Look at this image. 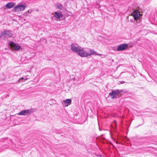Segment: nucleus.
Here are the masks:
<instances>
[{
    "label": "nucleus",
    "mask_w": 157,
    "mask_h": 157,
    "mask_svg": "<svg viewBox=\"0 0 157 157\" xmlns=\"http://www.w3.org/2000/svg\"><path fill=\"white\" fill-rule=\"evenodd\" d=\"M124 83V81H121V83L123 84Z\"/></svg>",
    "instance_id": "a211bd4d"
},
{
    "label": "nucleus",
    "mask_w": 157,
    "mask_h": 157,
    "mask_svg": "<svg viewBox=\"0 0 157 157\" xmlns=\"http://www.w3.org/2000/svg\"><path fill=\"white\" fill-rule=\"evenodd\" d=\"M6 8L8 9H10V2H8L6 6Z\"/></svg>",
    "instance_id": "4468645a"
},
{
    "label": "nucleus",
    "mask_w": 157,
    "mask_h": 157,
    "mask_svg": "<svg viewBox=\"0 0 157 157\" xmlns=\"http://www.w3.org/2000/svg\"><path fill=\"white\" fill-rule=\"evenodd\" d=\"M10 45V42H8V46H9ZM9 48V46L8 47Z\"/></svg>",
    "instance_id": "f3484780"
},
{
    "label": "nucleus",
    "mask_w": 157,
    "mask_h": 157,
    "mask_svg": "<svg viewBox=\"0 0 157 157\" xmlns=\"http://www.w3.org/2000/svg\"><path fill=\"white\" fill-rule=\"evenodd\" d=\"M31 113V110L30 109H25L24 110L18 113V114L20 115L25 116L28 114H29Z\"/></svg>",
    "instance_id": "6e6552de"
},
{
    "label": "nucleus",
    "mask_w": 157,
    "mask_h": 157,
    "mask_svg": "<svg viewBox=\"0 0 157 157\" xmlns=\"http://www.w3.org/2000/svg\"><path fill=\"white\" fill-rule=\"evenodd\" d=\"M122 92L121 90H113L111 93L109 94V95L111 97V98L113 99L115 98H117L118 97H120L122 94H121Z\"/></svg>",
    "instance_id": "f257e3e1"
},
{
    "label": "nucleus",
    "mask_w": 157,
    "mask_h": 157,
    "mask_svg": "<svg viewBox=\"0 0 157 157\" xmlns=\"http://www.w3.org/2000/svg\"><path fill=\"white\" fill-rule=\"evenodd\" d=\"M10 37V32L5 31L1 33L0 37L2 39L6 40Z\"/></svg>",
    "instance_id": "7ed1b4c3"
},
{
    "label": "nucleus",
    "mask_w": 157,
    "mask_h": 157,
    "mask_svg": "<svg viewBox=\"0 0 157 157\" xmlns=\"http://www.w3.org/2000/svg\"><path fill=\"white\" fill-rule=\"evenodd\" d=\"M55 17L57 19H59L63 17V15L61 12H55L54 13Z\"/></svg>",
    "instance_id": "9d476101"
},
{
    "label": "nucleus",
    "mask_w": 157,
    "mask_h": 157,
    "mask_svg": "<svg viewBox=\"0 0 157 157\" xmlns=\"http://www.w3.org/2000/svg\"><path fill=\"white\" fill-rule=\"evenodd\" d=\"M71 49L74 52L77 53H78L79 50H80L79 45L75 43H72L71 44Z\"/></svg>",
    "instance_id": "39448f33"
},
{
    "label": "nucleus",
    "mask_w": 157,
    "mask_h": 157,
    "mask_svg": "<svg viewBox=\"0 0 157 157\" xmlns=\"http://www.w3.org/2000/svg\"><path fill=\"white\" fill-rule=\"evenodd\" d=\"M15 5V3L13 2H10V8H12Z\"/></svg>",
    "instance_id": "2eb2a0df"
},
{
    "label": "nucleus",
    "mask_w": 157,
    "mask_h": 157,
    "mask_svg": "<svg viewBox=\"0 0 157 157\" xmlns=\"http://www.w3.org/2000/svg\"><path fill=\"white\" fill-rule=\"evenodd\" d=\"M11 47L13 49L16 51H18L21 48V47L19 45L14 43L13 42L11 41H10V48Z\"/></svg>",
    "instance_id": "0eeeda50"
},
{
    "label": "nucleus",
    "mask_w": 157,
    "mask_h": 157,
    "mask_svg": "<svg viewBox=\"0 0 157 157\" xmlns=\"http://www.w3.org/2000/svg\"><path fill=\"white\" fill-rule=\"evenodd\" d=\"M131 15L133 16L135 20H137L139 19L140 13L138 10H135L132 13Z\"/></svg>",
    "instance_id": "20e7f679"
},
{
    "label": "nucleus",
    "mask_w": 157,
    "mask_h": 157,
    "mask_svg": "<svg viewBox=\"0 0 157 157\" xmlns=\"http://www.w3.org/2000/svg\"><path fill=\"white\" fill-rule=\"evenodd\" d=\"M25 79V78H24L23 77H22L21 78L19 79L18 80H19V82H21L22 81V80H23V79Z\"/></svg>",
    "instance_id": "dca6fc26"
},
{
    "label": "nucleus",
    "mask_w": 157,
    "mask_h": 157,
    "mask_svg": "<svg viewBox=\"0 0 157 157\" xmlns=\"http://www.w3.org/2000/svg\"><path fill=\"white\" fill-rule=\"evenodd\" d=\"M56 7L57 9H62L63 8V6L62 5L59 3H57L56 5Z\"/></svg>",
    "instance_id": "ddd939ff"
},
{
    "label": "nucleus",
    "mask_w": 157,
    "mask_h": 157,
    "mask_svg": "<svg viewBox=\"0 0 157 157\" xmlns=\"http://www.w3.org/2000/svg\"><path fill=\"white\" fill-rule=\"evenodd\" d=\"M128 47V44H123L118 45L117 47V51H122L126 50Z\"/></svg>",
    "instance_id": "423d86ee"
},
{
    "label": "nucleus",
    "mask_w": 157,
    "mask_h": 157,
    "mask_svg": "<svg viewBox=\"0 0 157 157\" xmlns=\"http://www.w3.org/2000/svg\"><path fill=\"white\" fill-rule=\"evenodd\" d=\"M99 130L100 131H101V130L100 127H99Z\"/></svg>",
    "instance_id": "6ab92c4d"
},
{
    "label": "nucleus",
    "mask_w": 157,
    "mask_h": 157,
    "mask_svg": "<svg viewBox=\"0 0 157 157\" xmlns=\"http://www.w3.org/2000/svg\"><path fill=\"white\" fill-rule=\"evenodd\" d=\"M71 100L70 99H67L65 100H63L62 102V103L64 104L66 106H68V105H66L67 104H68L69 105H70L71 104Z\"/></svg>",
    "instance_id": "9b49d317"
},
{
    "label": "nucleus",
    "mask_w": 157,
    "mask_h": 157,
    "mask_svg": "<svg viewBox=\"0 0 157 157\" xmlns=\"http://www.w3.org/2000/svg\"><path fill=\"white\" fill-rule=\"evenodd\" d=\"M78 53L80 56L82 57H85L88 56H90V54H89L88 53H86V52L80 49L78 52Z\"/></svg>",
    "instance_id": "1a4fd4ad"
},
{
    "label": "nucleus",
    "mask_w": 157,
    "mask_h": 157,
    "mask_svg": "<svg viewBox=\"0 0 157 157\" xmlns=\"http://www.w3.org/2000/svg\"><path fill=\"white\" fill-rule=\"evenodd\" d=\"M26 6L24 5H19L14 7L13 9L11 10L12 12H19L23 11Z\"/></svg>",
    "instance_id": "f03ea898"
},
{
    "label": "nucleus",
    "mask_w": 157,
    "mask_h": 157,
    "mask_svg": "<svg viewBox=\"0 0 157 157\" xmlns=\"http://www.w3.org/2000/svg\"><path fill=\"white\" fill-rule=\"evenodd\" d=\"M95 53L96 52L94 51V50H92L91 49H89L86 52V53H88L89 54H90V56Z\"/></svg>",
    "instance_id": "f8f14e48"
}]
</instances>
